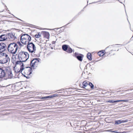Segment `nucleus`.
<instances>
[{
	"instance_id": "obj_1",
	"label": "nucleus",
	"mask_w": 133,
	"mask_h": 133,
	"mask_svg": "<svg viewBox=\"0 0 133 133\" xmlns=\"http://www.w3.org/2000/svg\"><path fill=\"white\" fill-rule=\"evenodd\" d=\"M18 48V46L17 44L13 42L8 45L7 49L9 52L14 54H16Z\"/></svg>"
},
{
	"instance_id": "obj_2",
	"label": "nucleus",
	"mask_w": 133,
	"mask_h": 133,
	"mask_svg": "<svg viewBox=\"0 0 133 133\" xmlns=\"http://www.w3.org/2000/svg\"><path fill=\"white\" fill-rule=\"evenodd\" d=\"M29 54L27 52L21 51L19 52V50L18 51L17 54L16 55H18V59L20 58L21 60L24 59L25 58L28 57Z\"/></svg>"
},
{
	"instance_id": "obj_3",
	"label": "nucleus",
	"mask_w": 133,
	"mask_h": 133,
	"mask_svg": "<svg viewBox=\"0 0 133 133\" xmlns=\"http://www.w3.org/2000/svg\"><path fill=\"white\" fill-rule=\"evenodd\" d=\"M26 47L30 52L32 53L36 50V47L32 42H28Z\"/></svg>"
},
{
	"instance_id": "obj_4",
	"label": "nucleus",
	"mask_w": 133,
	"mask_h": 133,
	"mask_svg": "<svg viewBox=\"0 0 133 133\" xmlns=\"http://www.w3.org/2000/svg\"><path fill=\"white\" fill-rule=\"evenodd\" d=\"M73 56L76 58L79 61L82 62L84 56L81 54L75 52L73 55Z\"/></svg>"
},
{
	"instance_id": "obj_5",
	"label": "nucleus",
	"mask_w": 133,
	"mask_h": 133,
	"mask_svg": "<svg viewBox=\"0 0 133 133\" xmlns=\"http://www.w3.org/2000/svg\"><path fill=\"white\" fill-rule=\"evenodd\" d=\"M6 76V73L4 71L3 66H0V79H4V78Z\"/></svg>"
},
{
	"instance_id": "obj_6",
	"label": "nucleus",
	"mask_w": 133,
	"mask_h": 133,
	"mask_svg": "<svg viewBox=\"0 0 133 133\" xmlns=\"http://www.w3.org/2000/svg\"><path fill=\"white\" fill-rule=\"evenodd\" d=\"M25 68L26 69L24 70V72L25 74L30 75L32 74V70L31 67L27 66Z\"/></svg>"
},
{
	"instance_id": "obj_7",
	"label": "nucleus",
	"mask_w": 133,
	"mask_h": 133,
	"mask_svg": "<svg viewBox=\"0 0 133 133\" xmlns=\"http://www.w3.org/2000/svg\"><path fill=\"white\" fill-rule=\"evenodd\" d=\"M15 34L14 35L12 32L6 34L7 39L9 38L11 40H15L17 38L15 36Z\"/></svg>"
},
{
	"instance_id": "obj_8",
	"label": "nucleus",
	"mask_w": 133,
	"mask_h": 133,
	"mask_svg": "<svg viewBox=\"0 0 133 133\" xmlns=\"http://www.w3.org/2000/svg\"><path fill=\"white\" fill-rule=\"evenodd\" d=\"M7 48L6 45L5 43H0V52L2 51H7Z\"/></svg>"
},
{
	"instance_id": "obj_9",
	"label": "nucleus",
	"mask_w": 133,
	"mask_h": 133,
	"mask_svg": "<svg viewBox=\"0 0 133 133\" xmlns=\"http://www.w3.org/2000/svg\"><path fill=\"white\" fill-rule=\"evenodd\" d=\"M128 121L127 119L125 120H119L115 121V125H118L122 123L127 122Z\"/></svg>"
},
{
	"instance_id": "obj_10",
	"label": "nucleus",
	"mask_w": 133,
	"mask_h": 133,
	"mask_svg": "<svg viewBox=\"0 0 133 133\" xmlns=\"http://www.w3.org/2000/svg\"><path fill=\"white\" fill-rule=\"evenodd\" d=\"M42 33L43 34L44 38L48 39L49 38L50 35L48 32L45 31H42Z\"/></svg>"
},
{
	"instance_id": "obj_11",
	"label": "nucleus",
	"mask_w": 133,
	"mask_h": 133,
	"mask_svg": "<svg viewBox=\"0 0 133 133\" xmlns=\"http://www.w3.org/2000/svg\"><path fill=\"white\" fill-rule=\"evenodd\" d=\"M7 39L6 34H2L0 36V41H3Z\"/></svg>"
},
{
	"instance_id": "obj_12",
	"label": "nucleus",
	"mask_w": 133,
	"mask_h": 133,
	"mask_svg": "<svg viewBox=\"0 0 133 133\" xmlns=\"http://www.w3.org/2000/svg\"><path fill=\"white\" fill-rule=\"evenodd\" d=\"M3 68H4V71H5V73H6V74L11 71L10 67V66H3Z\"/></svg>"
},
{
	"instance_id": "obj_13",
	"label": "nucleus",
	"mask_w": 133,
	"mask_h": 133,
	"mask_svg": "<svg viewBox=\"0 0 133 133\" xmlns=\"http://www.w3.org/2000/svg\"><path fill=\"white\" fill-rule=\"evenodd\" d=\"M10 59L8 56V57H5L4 58L3 57L2 58V61H3V62H3V64H5L7 63L8 60H10Z\"/></svg>"
},
{
	"instance_id": "obj_14",
	"label": "nucleus",
	"mask_w": 133,
	"mask_h": 133,
	"mask_svg": "<svg viewBox=\"0 0 133 133\" xmlns=\"http://www.w3.org/2000/svg\"><path fill=\"white\" fill-rule=\"evenodd\" d=\"M88 81H85L83 82L82 86L83 88L85 89V88L88 85Z\"/></svg>"
},
{
	"instance_id": "obj_15",
	"label": "nucleus",
	"mask_w": 133,
	"mask_h": 133,
	"mask_svg": "<svg viewBox=\"0 0 133 133\" xmlns=\"http://www.w3.org/2000/svg\"><path fill=\"white\" fill-rule=\"evenodd\" d=\"M69 46V45L67 44H63L62 45V49L64 51H66L67 50Z\"/></svg>"
},
{
	"instance_id": "obj_16",
	"label": "nucleus",
	"mask_w": 133,
	"mask_h": 133,
	"mask_svg": "<svg viewBox=\"0 0 133 133\" xmlns=\"http://www.w3.org/2000/svg\"><path fill=\"white\" fill-rule=\"evenodd\" d=\"M8 75V78H4V80H6L8 78L11 79L12 78L13 76V75L12 74V71H11L9 72L8 73H7Z\"/></svg>"
},
{
	"instance_id": "obj_17",
	"label": "nucleus",
	"mask_w": 133,
	"mask_h": 133,
	"mask_svg": "<svg viewBox=\"0 0 133 133\" xmlns=\"http://www.w3.org/2000/svg\"><path fill=\"white\" fill-rule=\"evenodd\" d=\"M105 52V50H102L98 52L97 54L100 56H102L104 55L105 54L104 53Z\"/></svg>"
},
{
	"instance_id": "obj_18",
	"label": "nucleus",
	"mask_w": 133,
	"mask_h": 133,
	"mask_svg": "<svg viewBox=\"0 0 133 133\" xmlns=\"http://www.w3.org/2000/svg\"><path fill=\"white\" fill-rule=\"evenodd\" d=\"M26 36L27 37H28V42H30L31 41V37L29 35L26 34H23V35H22V36Z\"/></svg>"
},
{
	"instance_id": "obj_19",
	"label": "nucleus",
	"mask_w": 133,
	"mask_h": 133,
	"mask_svg": "<svg viewBox=\"0 0 133 133\" xmlns=\"http://www.w3.org/2000/svg\"><path fill=\"white\" fill-rule=\"evenodd\" d=\"M4 52L2 51L1 52H0V57H1L2 58L4 56L5 57H6L8 56L6 54L3 52Z\"/></svg>"
},
{
	"instance_id": "obj_20",
	"label": "nucleus",
	"mask_w": 133,
	"mask_h": 133,
	"mask_svg": "<svg viewBox=\"0 0 133 133\" xmlns=\"http://www.w3.org/2000/svg\"><path fill=\"white\" fill-rule=\"evenodd\" d=\"M74 50H73L69 46L67 50L66 51V52L70 54L72 53V52H74Z\"/></svg>"
},
{
	"instance_id": "obj_21",
	"label": "nucleus",
	"mask_w": 133,
	"mask_h": 133,
	"mask_svg": "<svg viewBox=\"0 0 133 133\" xmlns=\"http://www.w3.org/2000/svg\"><path fill=\"white\" fill-rule=\"evenodd\" d=\"M39 59H40L39 58H34L31 60L33 61V62L34 61V62L36 64L37 63H38L39 62Z\"/></svg>"
},
{
	"instance_id": "obj_22",
	"label": "nucleus",
	"mask_w": 133,
	"mask_h": 133,
	"mask_svg": "<svg viewBox=\"0 0 133 133\" xmlns=\"http://www.w3.org/2000/svg\"><path fill=\"white\" fill-rule=\"evenodd\" d=\"M87 58L89 60H91L92 59V55L90 53H88L87 55Z\"/></svg>"
},
{
	"instance_id": "obj_23",
	"label": "nucleus",
	"mask_w": 133,
	"mask_h": 133,
	"mask_svg": "<svg viewBox=\"0 0 133 133\" xmlns=\"http://www.w3.org/2000/svg\"><path fill=\"white\" fill-rule=\"evenodd\" d=\"M74 21V20H72H72H71L70 21H69V23H68V24H67L66 25H64V26H62V27H60V28H54V29H52V30H54L55 31V30H57V29H60V28H62V27H65V26H66V25H68V24H69L70 23H71L72 22V21Z\"/></svg>"
},
{
	"instance_id": "obj_24",
	"label": "nucleus",
	"mask_w": 133,
	"mask_h": 133,
	"mask_svg": "<svg viewBox=\"0 0 133 133\" xmlns=\"http://www.w3.org/2000/svg\"><path fill=\"white\" fill-rule=\"evenodd\" d=\"M88 85L90 87V88L91 89H94V85L91 82H89V81H88Z\"/></svg>"
},
{
	"instance_id": "obj_25",
	"label": "nucleus",
	"mask_w": 133,
	"mask_h": 133,
	"mask_svg": "<svg viewBox=\"0 0 133 133\" xmlns=\"http://www.w3.org/2000/svg\"><path fill=\"white\" fill-rule=\"evenodd\" d=\"M106 102H109L111 103H115L118 102L117 100L114 101L112 100H109L106 101Z\"/></svg>"
},
{
	"instance_id": "obj_26",
	"label": "nucleus",
	"mask_w": 133,
	"mask_h": 133,
	"mask_svg": "<svg viewBox=\"0 0 133 133\" xmlns=\"http://www.w3.org/2000/svg\"><path fill=\"white\" fill-rule=\"evenodd\" d=\"M19 60V61H16L15 62V66H16V65L18 64H19L20 65V63H22L21 62V59L20 58L18 59Z\"/></svg>"
},
{
	"instance_id": "obj_27",
	"label": "nucleus",
	"mask_w": 133,
	"mask_h": 133,
	"mask_svg": "<svg viewBox=\"0 0 133 133\" xmlns=\"http://www.w3.org/2000/svg\"><path fill=\"white\" fill-rule=\"evenodd\" d=\"M41 34H40V32H38V34H36L33 36V37H35L36 38H39L40 37H41Z\"/></svg>"
},
{
	"instance_id": "obj_28",
	"label": "nucleus",
	"mask_w": 133,
	"mask_h": 133,
	"mask_svg": "<svg viewBox=\"0 0 133 133\" xmlns=\"http://www.w3.org/2000/svg\"><path fill=\"white\" fill-rule=\"evenodd\" d=\"M122 45L121 44H115V45H111V46H108L106 48V49L107 48H110L111 46H112V47H119V46H116L117 45Z\"/></svg>"
},
{
	"instance_id": "obj_29",
	"label": "nucleus",
	"mask_w": 133,
	"mask_h": 133,
	"mask_svg": "<svg viewBox=\"0 0 133 133\" xmlns=\"http://www.w3.org/2000/svg\"><path fill=\"white\" fill-rule=\"evenodd\" d=\"M33 61H32L31 60L30 61V66L32 67V66H35V65H37V64H36L34 62L33 63Z\"/></svg>"
},
{
	"instance_id": "obj_30",
	"label": "nucleus",
	"mask_w": 133,
	"mask_h": 133,
	"mask_svg": "<svg viewBox=\"0 0 133 133\" xmlns=\"http://www.w3.org/2000/svg\"><path fill=\"white\" fill-rule=\"evenodd\" d=\"M129 100L128 99H124V100H117L118 102H128Z\"/></svg>"
},
{
	"instance_id": "obj_31",
	"label": "nucleus",
	"mask_w": 133,
	"mask_h": 133,
	"mask_svg": "<svg viewBox=\"0 0 133 133\" xmlns=\"http://www.w3.org/2000/svg\"><path fill=\"white\" fill-rule=\"evenodd\" d=\"M58 95L56 94H53L51 95H49L50 98H52L54 97L58 96Z\"/></svg>"
},
{
	"instance_id": "obj_32",
	"label": "nucleus",
	"mask_w": 133,
	"mask_h": 133,
	"mask_svg": "<svg viewBox=\"0 0 133 133\" xmlns=\"http://www.w3.org/2000/svg\"><path fill=\"white\" fill-rule=\"evenodd\" d=\"M50 96H44V97H42L40 99H47L49 98H50Z\"/></svg>"
},
{
	"instance_id": "obj_33",
	"label": "nucleus",
	"mask_w": 133,
	"mask_h": 133,
	"mask_svg": "<svg viewBox=\"0 0 133 133\" xmlns=\"http://www.w3.org/2000/svg\"><path fill=\"white\" fill-rule=\"evenodd\" d=\"M22 74V75L24 77H25L27 79H29L30 78L31 76H30V75H28V76H26L25 75V74Z\"/></svg>"
},
{
	"instance_id": "obj_34",
	"label": "nucleus",
	"mask_w": 133,
	"mask_h": 133,
	"mask_svg": "<svg viewBox=\"0 0 133 133\" xmlns=\"http://www.w3.org/2000/svg\"><path fill=\"white\" fill-rule=\"evenodd\" d=\"M14 71L15 74H17L20 73L19 69H18L17 70H16L15 69V67H14Z\"/></svg>"
},
{
	"instance_id": "obj_35",
	"label": "nucleus",
	"mask_w": 133,
	"mask_h": 133,
	"mask_svg": "<svg viewBox=\"0 0 133 133\" xmlns=\"http://www.w3.org/2000/svg\"><path fill=\"white\" fill-rule=\"evenodd\" d=\"M29 55H28V57H27V58H25V59L24 60V59L21 60L22 62L23 63V62H26L28 59H29Z\"/></svg>"
},
{
	"instance_id": "obj_36",
	"label": "nucleus",
	"mask_w": 133,
	"mask_h": 133,
	"mask_svg": "<svg viewBox=\"0 0 133 133\" xmlns=\"http://www.w3.org/2000/svg\"><path fill=\"white\" fill-rule=\"evenodd\" d=\"M95 66V65H89V67L90 68L91 70H94Z\"/></svg>"
},
{
	"instance_id": "obj_37",
	"label": "nucleus",
	"mask_w": 133,
	"mask_h": 133,
	"mask_svg": "<svg viewBox=\"0 0 133 133\" xmlns=\"http://www.w3.org/2000/svg\"><path fill=\"white\" fill-rule=\"evenodd\" d=\"M81 13V12H80L79 13H78L76 16H75L72 18V20L74 21L75 20V19L77 17V16L79 15H80V14Z\"/></svg>"
},
{
	"instance_id": "obj_38",
	"label": "nucleus",
	"mask_w": 133,
	"mask_h": 133,
	"mask_svg": "<svg viewBox=\"0 0 133 133\" xmlns=\"http://www.w3.org/2000/svg\"><path fill=\"white\" fill-rule=\"evenodd\" d=\"M23 34H21L20 35V36L21 37V43H22L23 44L24 43V41H23V39H22V37L23 36H22V35H23Z\"/></svg>"
},
{
	"instance_id": "obj_39",
	"label": "nucleus",
	"mask_w": 133,
	"mask_h": 133,
	"mask_svg": "<svg viewBox=\"0 0 133 133\" xmlns=\"http://www.w3.org/2000/svg\"><path fill=\"white\" fill-rule=\"evenodd\" d=\"M17 43L20 46V48H21L22 47L24 46V45L21 44L20 41H18L17 42Z\"/></svg>"
},
{
	"instance_id": "obj_40",
	"label": "nucleus",
	"mask_w": 133,
	"mask_h": 133,
	"mask_svg": "<svg viewBox=\"0 0 133 133\" xmlns=\"http://www.w3.org/2000/svg\"><path fill=\"white\" fill-rule=\"evenodd\" d=\"M113 129H110L109 130H105V131L106 132H113L114 131L113 130Z\"/></svg>"
},
{
	"instance_id": "obj_41",
	"label": "nucleus",
	"mask_w": 133,
	"mask_h": 133,
	"mask_svg": "<svg viewBox=\"0 0 133 133\" xmlns=\"http://www.w3.org/2000/svg\"><path fill=\"white\" fill-rule=\"evenodd\" d=\"M113 132L115 133H125V132L124 131H123L122 132H118L117 130H115Z\"/></svg>"
},
{
	"instance_id": "obj_42",
	"label": "nucleus",
	"mask_w": 133,
	"mask_h": 133,
	"mask_svg": "<svg viewBox=\"0 0 133 133\" xmlns=\"http://www.w3.org/2000/svg\"><path fill=\"white\" fill-rule=\"evenodd\" d=\"M20 65H21L20 68H24V65L23 63H20Z\"/></svg>"
},
{
	"instance_id": "obj_43",
	"label": "nucleus",
	"mask_w": 133,
	"mask_h": 133,
	"mask_svg": "<svg viewBox=\"0 0 133 133\" xmlns=\"http://www.w3.org/2000/svg\"><path fill=\"white\" fill-rule=\"evenodd\" d=\"M24 69V68H20V69H19V71L20 73H21V74H22V72L23 71V70Z\"/></svg>"
},
{
	"instance_id": "obj_44",
	"label": "nucleus",
	"mask_w": 133,
	"mask_h": 133,
	"mask_svg": "<svg viewBox=\"0 0 133 133\" xmlns=\"http://www.w3.org/2000/svg\"><path fill=\"white\" fill-rule=\"evenodd\" d=\"M93 62H91V63H88L87 64V65H94V63H93Z\"/></svg>"
},
{
	"instance_id": "obj_45",
	"label": "nucleus",
	"mask_w": 133,
	"mask_h": 133,
	"mask_svg": "<svg viewBox=\"0 0 133 133\" xmlns=\"http://www.w3.org/2000/svg\"><path fill=\"white\" fill-rule=\"evenodd\" d=\"M37 67V65H35V66H32V67H31V68H32V69H35L36 68V67Z\"/></svg>"
},
{
	"instance_id": "obj_46",
	"label": "nucleus",
	"mask_w": 133,
	"mask_h": 133,
	"mask_svg": "<svg viewBox=\"0 0 133 133\" xmlns=\"http://www.w3.org/2000/svg\"><path fill=\"white\" fill-rule=\"evenodd\" d=\"M2 57H0V63L3 64V62H4L2 60Z\"/></svg>"
},
{
	"instance_id": "obj_47",
	"label": "nucleus",
	"mask_w": 133,
	"mask_h": 133,
	"mask_svg": "<svg viewBox=\"0 0 133 133\" xmlns=\"http://www.w3.org/2000/svg\"><path fill=\"white\" fill-rule=\"evenodd\" d=\"M101 1H98V2H92V3H89V4H91L92 3H97L98 2H101Z\"/></svg>"
},
{
	"instance_id": "obj_48",
	"label": "nucleus",
	"mask_w": 133,
	"mask_h": 133,
	"mask_svg": "<svg viewBox=\"0 0 133 133\" xmlns=\"http://www.w3.org/2000/svg\"><path fill=\"white\" fill-rule=\"evenodd\" d=\"M22 39H25V40H26L27 39V38L26 37H22Z\"/></svg>"
},
{
	"instance_id": "obj_49",
	"label": "nucleus",
	"mask_w": 133,
	"mask_h": 133,
	"mask_svg": "<svg viewBox=\"0 0 133 133\" xmlns=\"http://www.w3.org/2000/svg\"><path fill=\"white\" fill-rule=\"evenodd\" d=\"M27 41H25V42H24V43L23 44L26 45V44Z\"/></svg>"
},
{
	"instance_id": "obj_50",
	"label": "nucleus",
	"mask_w": 133,
	"mask_h": 133,
	"mask_svg": "<svg viewBox=\"0 0 133 133\" xmlns=\"http://www.w3.org/2000/svg\"><path fill=\"white\" fill-rule=\"evenodd\" d=\"M55 42H56L55 41H52V44H55Z\"/></svg>"
},
{
	"instance_id": "obj_51",
	"label": "nucleus",
	"mask_w": 133,
	"mask_h": 133,
	"mask_svg": "<svg viewBox=\"0 0 133 133\" xmlns=\"http://www.w3.org/2000/svg\"><path fill=\"white\" fill-rule=\"evenodd\" d=\"M64 90V89H61V90H58V91H62Z\"/></svg>"
},
{
	"instance_id": "obj_52",
	"label": "nucleus",
	"mask_w": 133,
	"mask_h": 133,
	"mask_svg": "<svg viewBox=\"0 0 133 133\" xmlns=\"http://www.w3.org/2000/svg\"><path fill=\"white\" fill-rule=\"evenodd\" d=\"M127 20H128V22H129V24H130V28H131V25H130V22H129V21L128 20V18H127Z\"/></svg>"
},
{
	"instance_id": "obj_53",
	"label": "nucleus",
	"mask_w": 133,
	"mask_h": 133,
	"mask_svg": "<svg viewBox=\"0 0 133 133\" xmlns=\"http://www.w3.org/2000/svg\"><path fill=\"white\" fill-rule=\"evenodd\" d=\"M88 1H87V5L86 6H85L84 7V9L88 5Z\"/></svg>"
},
{
	"instance_id": "obj_54",
	"label": "nucleus",
	"mask_w": 133,
	"mask_h": 133,
	"mask_svg": "<svg viewBox=\"0 0 133 133\" xmlns=\"http://www.w3.org/2000/svg\"><path fill=\"white\" fill-rule=\"evenodd\" d=\"M19 20H20L21 21H23L22 20H21V19H19V18H17Z\"/></svg>"
},
{
	"instance_id": "obj_55",
	"label": "nucleus",
	"mask_w": 133,
	"mask_h": 133,
	"mask_svg": "<svg viewBox=\"0 0 133 133\" xmlns=\"http://www.w3.org/2000/svg\"><path fill=\"white\" fill-rule=\"evenodd\" d=\"M51 49H53V48L52 47H51Z\"/></svg>"
},
{
	"instance_id": "obj_56",
	"label": "nucleus",
	"mask_w": 133,
	"mask_h": 133,
	"mask_svg": "<svg viewBox=\"0 0 133 133\" xmlns=\"http://www.w3.org/2000/svg\"><path fill=\"white\" fill-rule=\"evenodd\" d=\"M8 8H6V10H8Z\"/></svg>"
},
{
	"instance_id": "obj_57",
	"label": "nucleus",
	"mask_w": 133,
	"mask_h": 133,
	"mask_svg": "<svg viewBox=\"0 0 133 133\" xmlns=\"http://www.w3.org/2000/svg\"><path fill=\"white\" fill-rule=\"evenodd\" d=\"M14 62V61H13V62L12 61V62L13 63H14V62Z\"/></svg>"
},
{
	"instance_id": "obj_58",
	"label": "nucleus",
	"mask_w": 133,
	"mask_h": 133,
	"mask_svg": "<svg viewBox=\"0 0 133 133\" xmlns=\"http://www.w3.org/2000/svg\"><path fill=\"white\" fill-rule=\"evenodd\" d=\"M14 22H16V21H14Z\"/></svg>"
},
{
	"instance_id": "obj_59",
	"label": "nucleus",
	"mask_w": 133,
	"mask_h": 133,
	"mask_svg": "<svg viewBox=\"0 0 133 133\" xmlns=\"http://www.w3.org/2000/svg\"><path fill=\"white\" fill-rule=\"evenodd\" d=\"M87 65L85 66V68H86V67H87Z\"/></svg>"
},
{
	"instance_id": "obj_60",
	"label": "nucleus",
	"mask_w": 133,
	"mask_h": 133,
	"mask_svg": "<svg viewBox=\"0 0 133 133\" xmlns=\"http://www.w3.org/2000/svg\"><path fill=\"white\" fill-rule=\"evenodd\" d=\"M5 6L6 8V6L5 5Z\"/></svg>"
},
{
	"instance_id": "obj_61",
	"label": "nucleus",
	"mask_w": 133,
	"mask_h": 133,
	"mask_svg": "<svg viewBox=\"0 0 133 133\" xmlns=\"http://www.w3.org/2000/svg\"><path fill=\"white\" fill-rule=\"evenodd\" d=\"M83 11V10H81V11Z\"/></svg>"
},
{
	"instance_id": "obj_62",
	"label": "nucleus",
	"mask_w": 133,
	"mask_h": 133,
	"mask_svg": "<svg viewBox=\"0 0 133 133\" xmlns=\"http://www.w3.org/2000/svg\"><path fill=\"white\" fill-rule=\"evenodd\" d=\"M30 35L31 36H32V35H31V34H30Z\"/></svg>"
},
{
	"instance_id": "obj_63",
	"label": "nucleus",
	"mask_w": 133,
	"mask_h": 133,
	"mask_svg": "<svg viewBox=\"0 0 133 133\" xmlns=\"http://www.w3.org/2000/svg\"><path fill=\"white\" fill-rule=\"evenodd\" d=\"M3 3V4H4V3Z\"/></svg>"
},
{
	"instance_id": "obj_64",
	"label": "nucleus",
	"mask_w": 133,
	"mask_h": 133,
	"mask_svg": "<svg viewBox=\"0 0 133 133\" xmlns=\"http://www.w3.org/2000/svg\"><path fill=\"white\" fill-rule=\"evenodd\" d=\"M83 73H85L84 72H83Z\"/></svg>"
}]
</instances>
